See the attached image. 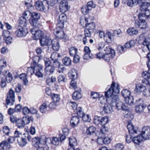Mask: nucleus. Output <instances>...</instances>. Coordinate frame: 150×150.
I'll return each mask as SVG.
<instances>
[{
  "label": "nucleus",
  "mask_w": 150,
  "mask_h": 150,
  "mask_svg": "<svg viewBox=\"0 0 150 150\" xmlns=\"http://www.w3.org/2000/svg\"><path fill=\"white\" fill-rule=\"evenodd\" d=\"M147 7H145V8L142 7H140V9L142 11H144V13H139L138 15V18L139 20L135 21V25L137 28L140 27V31L141 32L144 31V33L147 31V26L145 20L141 19V17L146 16V18H149L150 16V10L148 9Z\"/></svg>",
  "instance_id": "obj_1"
},
{
  "label": "nucleus",
  "mask_w": 150,
  "mask_h": 150,
  "mask_svg": "<svg viewBox=\"0 0 150 150\" xmlns=\"http://www.w3.org/2000/svg\"><path fill=\"white\" fill-rule=\"evenodd\" d=\"M150 139V127L144 126L142 128L141 133L135 137L133 139L134 143L137 144L144 139L146 140Z\"/></svg>",
  "instance_id": "obj_2"
},
{
  "label": "nucleus",
  "mask_w": 150,
  "mask_h": 150,
  "mask_svg": "<svg viewBox=\"0 0 150 150\" xmlns=\"http://www.w3.org/2000/svg\"><path fill=\"white\" fill-rule=\"evenodd\" d=\"M119 88L118 84L112 82L110 87L107 91L105 92V98H111L112 100L114 96H117L115 94H118L119 93Z\"/></svg>",
  "instance_id": "obj_3"
},
{
  "label": "nucleus",
  "mask_w": 150,
  "mask_h": 150,
  "mask_svg": "<svg viewBox=\"0 0 150 150\" xmlns=\"http://www.w3.org/2000/svg\"><path fill=\"white\" fill-rule=\"evenodd\" d=\"M135 91L137 93H140L142 92L143 94L146 96H150V90H148V88L144 83V81L142 79V84H137L135 85Z\"/></svg>",
  "instance_id": "obj_4"
},
{
  "label": "nucleus",
  "mask_w": 150,
  "mask_h": 150,
  "mask_svg": "<svg viewBox=\"0 0 150 150\" xmlns=\"http://www.w3.org/2000/svg\"><path fill=\"white\" fill-rule=\"evenodd\" d=\"M24 14L25 16H28L27 18H30V23L31 25L33 26V27L36 26L38 21L40 17V14L36 12L31 13L29 11H25Z\"/></svg>",
  "instance_id": "obj_5"
},
{
  "label": "nucleus",
  "mask_w": 150,
  "mask_h": 150,
  "mask_svg": "<svg viewBox=\"0 0 150 150\" xmlns=\"http://www.w3.org/2000/svg\"><path fill=\"white\" fill-rule=\"evenodd\" d=\"M111 103L112 106L115 107L118 110H121L124 111L129 110L127 106L119 100L118 96H115L113 97L112 100V102Z\"/></svg>",
  "instance_id": "obj_6"
},
{
  "label": "nucleus",
  "mask_w": 150,
  "mask_h": 150,
  "mask_svg": "<svg viewBox=\"0 0 150 150\" xmlns=\"http://www.w3.org/2000/svg\"><path fill=\"white\" fill-rule=\"evenodd\" d=\"M104 51L103 59L108 62L110 61V58H113L115 55V50L110 46L106 45L104 49Z\"/></svg>",
  "instance_id": "obj_7"
},
{
  "label": "nucleus",
  "mask_w": 150,
  "mask_h": 150,
  "mask_svg": "<svg viewBox=\"0 0 150 150\" xmlns=\"http://www.w3.org/2000/svg\"><path fill=\"white\" fill-rule=\"evenodd\" d=\"M49 2L46 0L42 1H37L35 4V8L40 11H48L49 8Z\"/></svg>",
  "instance_id": "obj_8"
},
{
  "label": "nucleus",
  "mask_w": 150,
  "mask_h": 150,
  "mask_svg": "<svg viewBox=\"0 0 150 150\" xmlns=\"http://www.w3.org/2000/svg\"><path fill=\"white\" fill-rule=\"evenodd\" d=\"M108 122V119L106 117H102L97 116H94V124L100 128V129L102 130L101 128L103 127V125L107 124Z\"/></svg>",
  "instance_id": "obj_9"
},
{
  "label": "nucleus",
  "mask_w": 150,
  "mask_h": 150,
  "mask_svg": "<svg viewBox=\"0 0 150 150\" xmlns=\"http://www.w3.org/2000/svg\"><path fill=\"white\" fill-rule=\"evenodd\" d=\"M146 31L144 33V31L142 32V33L140 35L139 39L140 40L143 41L142 44L144 46H146L148 50L150 52V34L146 36L145 34L146 33Z\"/></svg>",
  "instance_id": "obj_10"
},
{
  "label": "nucleus",
  "mask_w": 150,
  "mask_h": 150,
  "mask_svg": "<svg viewBox=\"0 0 150 150\" xmlns=\"http://www.w3.org/2000/svg\"><path fill=\"white\" fill-rule=\"evenodd\" d=\"M35 65V74L38 78H43V66L40 64L34 62Z\"/></svg>",
  "instance_id": "obj_11"
},
{
  "label": "nucleus",
  "mask_w": 150,
  "mask_h": 150,
  "mask_svg": "<svg viewBox=\"0 0 150 150\" xmlns=\"http://www.w3.org/2000/svg\"><path fill=\"white\" fill-rule=\"evenodd\" d=\"M15 101L14 92L11 89H10L8 92L6 100L7 105H13Z\"/></svg>",
  "instance_id": "obj_12"
},
{
  "label": "nucleus",
  "mask_w": 150,
  "mask_h": 150,
  "mask_svg": "<svg viewBox=\"0 0 150 150\" xmlns=\"http://www.w3.org/2000/svg\"><path fill=\"white\" fill-rule=\"evenodd\" d=\"M17 30L15 31L16 35L19 37H25L28 33L27 28L22 27L18 26L16 28Z\"/></svg>",
  "instance_id": "obj_13"
},
{
  "label": "nucleus",
  "mask_w": 150,
  "mask_h": 150,
  "mask_svg": "<svg viewBox=\"0 0 150 150\" xmlns=\"http://www.w3.org/2000/svg\"><path fill=\"white\" fill-rule=\"evenodd\" d=\"M54 33L58 38L62 39L64 42L67 40V38L65 34L64 31H63L62 29L56 28V30H54Z\"/></svg>",
  "instance_id": "obj_14"
},
{
  "label": "nucleus",
  "mask_w": 150,
  "mask_h": 150,
  "mask_svg": "<svg viewBox=\"0 0 150 150\" xmlns=\"http://www.w3.org/2000/svg\"><path fill=\"white\" fill-rule=\"evenodd\" d=\"M32 34L34 36L35 39H38L42 38L44 35L43 33L38 30L37 28H32L30 30Z\"/></svg>",
  "instance_id": "obj_15"
},
{
  "label": "nucleus",
  "mask_w": 150,
  "mask_h": 150,
  "mask_svg": "<svg viewBox=\"0 0 150 150\" xmlns=\"http://www.w3.org/2000/svg\"><path fill=\"white\" fill-rule=\"evenodd\" d=\"M135 44V42L134 40H132L126 42L124 45V47L123 46H119L118 47V49L122 52L126 51V48H130L133 47Z\"/></svg>",
  "instance_id": "obj_16"
},
{
  "label": "nucleus",
  "mask_w": 150,
  "mask_h": 150,
  "mask_svg": "<svg viewBox=\"0 0 150 150\" xmlns=\"http://www.w3.org/2000/svg\"><path fill=\"white\" fill-rule=\"evenodd\" d=\"M46 137L45 136H41L40 138H35L33 139V143L35 147H37V146L41 144H45V141Z\"/></svg>",
  "instance_id": "obj_17"
},
{
  "label": "nucleus",
  "mask_w": 150,
  "mask_h": 150,
  "mask_svg": "<svg viewBox=\"0 0 150 150\" xmlns=\"http://www.w3.org/2000/svg\"><path fill=\"white\" fill-rule=\"evenodd\" d=\"M96 135L98 138L97 139V142L100 144H103V137H104L105 134L102 132V130L98 131L96 133Z\"/></svg>",
  "instance_id": "obj_18"
},
{
  "label": "nucleus",
  "mask_w": 150,
  "mask_h": 150,
  "mask_svg": "<svg viewBox=\"0 0 150 150\" xmlns=\"http://www.w3.org/2000/svg\"><path fill=\"white\" fill-rule=\"evenodd\" d=\"M28 16H26L24 14V12L23 13V16L21 17L18 20V22L19 24V25L18 26H19L22 27H26L27 25V21L29 19V18H27Z\"/></svg>",
  "instance_id": "obj_19"
},
{
  "label": "nucleus",
  "mask_w": 150,
  "mask_h": 150,
  "mask_svg": "<svg viewBox=\"0 0 150 150\" xmlns=\"http://www.w3.org/2000/svg\"><path fill=\"white\" fill-rule=\"evenodd\" d=\"M69 8L67 0H62L60 2V9L62 12H65Z\"/></svg>",
  "instance_id": "obj_20"
},
{
  "label": "nucleus",
  "mask_w": 150,
  "mask_h": 150,
  "mask_svg": "<svg viewBox=\"0 0 150 150\" xmlns=\"http://www.w3.org/2000/svg\"><path fill=\"white\" fill-rule=\"evenodd\" d=\"M52 40L50 39L48 37L45 36V37L42 38L40 40V42L42 46L45 45L50 46Z\"/></svg>",
  "instance_id": "obj_21"
},
{
  "label": "nucleus",
  "mask_w": 150,
  "mask_h": 150,
  "mask_svg": "<svg viewBox=\"0 0 150 150\" xmlns=\"http://www.w3.org/2000/svg\"><path fill=\"white\" fill-rule=\"evenodd\" d=\"M52 45V49L55 51H58L60 48V45L58 40L56 38L52 40L51 45Z\"/></svg>",
  "instance_id": "obj_22"
},
{
  "label": "nucleus",
  "mask_w": 150,
  "mask_h": 150,
  "mask_svg": "<svg viewBox=\"0 0 150 150\" xmlns=\"http://www.w3.org/2000/svg\"><path fill=\"white\" fill-rule=\"evenodd\" d=\"M88 25L89 28L86 29L84 31L85 37H89L91 36V31L90 30H92L93 32V31L94 25L93 22L89 23Z\"/></svg>",
  "instance_id": "obj_23"
},
{
  "label": "nucleus",
  "mask_w": 150,
  "mask_h": 150,
  "mask_svg": "<svg viewBox=\"0 0 150 150\" xmlns=\"http://www.w3.org/2000/svg\"><path fill=\"white\" fill-rule=\"evenodd\" d=\"M79 119L78 117L76 116L73 117L70 120L71 127L73 128L76 127L79 124Z\"/></svg>",
  "instance_id": "obj_24"
},
{
  "label": "nucleus",
  "mask_w": 150,
  "mask_h": 150,
  "mask_svg": "<svg viewBox=\"0 0 150 150\" xmlns=\"http://www.w3.org/2000/svg\"><path fill=\"white\" fill-rule=\"evenodd\" d=\"M127 128L130 134L134 135L137 133L136 128L134 127V125L131 123H128L127 125Z\"/></svg>",
  "instance_id": "obj_25"
},
{
  "label": "nucleus",
  "mask_w": 150,
  "mask_h": 150,
  "mask_svg": "<svg viewBox=\"0 0 150 150\" xmlns=\"http://www.w3.org/2000/svg\"><path fill=\"white\" fill-rule=\"evenodd\" d=\"M10 148V145L6 141H4L0 144V150H8Z\"/></svg>",
  "instance_id": "obj_26"
},
{
  "label": "nucleus",
  "mask_w": 150,
  "mask_h": 150,
  "mask_svg": "<svg viewBox=\"0 0 150 150\" xmlns=\"http://www.w3.org/2000/svg\"><path fill=\"white\" fill-rule=\"evenodd\" d=\"M81 91V89L79 87L78 89L75 91L72 95V98L74 100H77L81 98V96L80 93Z\"/></svg>",
  "instance_id": "obj_27"
},
{
  "label": "nucleus",
  "mask_w": 150,
  "mask_h": 150,
  "mask_svg": "<svg viewBox=\"0 0 150 150\" xmlns=\"http://www.w3.org/2000/svg\"><path fill=\"white\" fill-rule=\"evenodd\" d=\"M113 107L110 103H106L104 106L103 110L107 113H110L113 111Z\"/></svg>",
  "instance_id": "obj_28"
},
{
  "label": "nucleus",
  "mask_w": 150,
  "mask_h": 150,
  "mask_svg": "<svg viewBox=\"0 0 150 150\" xmlns=\"http://www.w3.org/2000/svg\"><path fill=\"white\" fill-rule=\"evenodd\" d=\"M98 101L101 104L103 105L107 103H110L112 102V99L111 98H105L104 96L100 97L98 98Z\"/></svg>",
  "instance_id": "obj_29"
},
{
  "label": "nucleus",
  "mask_w": 150,
  "mask_h": 150,
  "mask_svg": "<svg viewBox=\"0 0 150 150\" xmlns=\"http://www.w3.org/2000/svg\"><path fill=\"white\" fill-rule=\"evenodd\" d=\"M54 67L52 65H51L46 67L45 69V71L46 75H50L54 72Z\"/></svg>",
  "instance_id": "obj_30"
},
{
  "label": "nucleus",
  "mask_w": 150,
  "mask_h": 150,
  "mask_svg": "<svg viewBox=\"0 0 150 150\" xmlns=\"http://www.w3.org/2000/svg\"><path fill=\"white\" fill-rule=\"evenodd\" d=\"M69 76L70 79L72 80H74L77 78V71L75 69H72L69 73Z\"/></svg>",
  "instance_id": "obj_31"
},
{
  "label": "nucleus",
  "mask_w": 150,
  "mask_h": 150,
  "mask_svg": "<svg viewBox=\"0 0 150 150\" xmlns=\"http://www.w3.org/2000/svg\"><path fill=\"white\" fill-rule=\"evenodd\" d=\"M25 124V120L23 119H20L17 120L16 122V125L18 128H23Z\"/></svg>",
  "instance_id": "obj_32"
},
{
  "label": "nucleus",
  "mask_w": 150,
  "mask_h": 150,
  "mask_svg": "<svg viewBox=\"0 0 150 150\" xmlns=\"http://www.w3.org/2000/svg\"><path fill=\"white\" fill-rule=\"evenodd\" d=\"M145 108V105L143 103H141L137 105L135 107V111L137 113H140L143 112Z\"/></svg>",
  "instance_id": "obj_33"
},
{
  "label": "nucleus",
  "mask_w": 150,
  "mask_h": 150,
  "mask_svg": "<svg viewBox=\"0 0 150 150\" xmlns=\"http://www.w3.org/2000/svg\"><path fill=\"white\" fill-rule=\"evenodd\" d=\"M104 39L108 43H110L111 42L112 40V37L110 32H108L105 34Z\"/></svg>",
  "instance_id": "obj_34"
},
{
  "label": "nucleus",
  "mask_w": 150,
  "mask_h": 150,
  "mask_svg": "<svg viewBox=\"0 0 150 150\" xmlns=\"http://www.w3.org/2000/svg\"><path fill=\"white\" fill-rule=\"evenodd\" d=\"M127 33L130 35H136L138 33V31L134 28H129L127 30Z\"/></svg>",
  "instance_id": "obj_35"
},
{
  "label": "nucleus",
  "mask_w": 150,
  "mask_h": 150,
  "mask_svg": "<svg viewBox=\"0 0 150 150\" xmlns=\"http://www.w3.org/2000/svg\"><path fill=\"white\" fill-rule=\"evenodd\" d=\"M69 145L70 146V148H74V146L76 145V140L75 138L74 137H72L69 138Z\"/></svg>",
  "instance_id": "obj_36"
},
{
  "label": "nucleus",
  "mask_w": 150,
  "mask_h": 150,
  "mask_svg": "<svg viewBox=\"0 0 150 150\" xmlns=\"http://www.w3.org/2000/svg\"><path fill=\"white\" fill-rule=\"evenodd\" d=\"M19 78L22 80L25 85H26L28 82V81L27 79V75L25 73L21 74L19 76Z\"/></svg>",
  "instance_id": "obj_37"
},
{
  "label": "nucleus",
  "mask_w": 150,
  "mask_h": 150,
  "mask_svg": "<svg viewBox=\"0 0 150 150\" xmlns=\"http://www.w3.org/2000/svg\"><path fill=\"white\" fill-rule=\"evenodd\" d=\"M88 19L85 17L82 18L80 19V24L83 27H87L89 26L88 24Z\"/></svg>",
  "instance_id": "obj_38"
},
{
  "label": "nucleus",
  "mask_w": 150,
  "mask_h": 150,
  "mask_svg": "<svg viewBox=\"0 0 150 150\" xmlns=\"http://www.w3.org/2000/svg\"><path fill=\"white\" fill-rule=\"evenodd\" d=\"M63 64L66 66H69L71 64V61L70 58L67 57H64L62 60Z\"/></svg>",
  "instance_id": "obj_39"
},
{
  "label": "nucleus",
  "mask_w": 150,
  "mask_h": 150,
  "mask_svg": "<svg viewBox=\"0 0 150 150\" xmlns=\"http://www.w3.org/2000/svg\"><path fill=\"white\" fill-rule=\"evenodd\" d=\"M35 65H34V62L31 64L30 67H28L27 73L28 74H30L31 75H32L33 74H35Z\"/></svg>",
  "instance_id": "obj_40"
},
{
  "label": "nucleus",
  "mask_w": 150,
  "mask_h": 150,
  "mask_svg": "<svg viewBox=\"0 0 150 150\" xmlns=\"http://www.w3.org/2000/svg\"><path fill=\"white\" fill-rule=\"evenodd\" d=\"M78 49L75 47H71L69 48V53L70 56H74L77 54Z\"/></svg>",
  "instance_id": "obj_41"
},
{
  "label": "nucleus",
  "mask_w": 150,
  "mask_h": 150,
  "mask_svg": "<svg viewBox=\"0 0 150 150\" xmlns=\"http://www.w3.org/2000/svg\"><path fill=\"white\" fill-rule=\"evenodd\" d=\"M81 11L83 14L86 15L89 13L91 10L86 5H84L82 7Z\"/></svg>",
  "instance_id": "obj_42"
},
{
  "label": "nucleus",
  "mask_w": 150,
  "mask_h": 150,
  "mask_svg": "<svg viewBox=\"0 0 150 150\" xmlns=\"http://www.w3.org/2000/svg\"><path fill=\"white\" fill-rule=\"evenodd\" d=\"M125 100L126 103L129 105H133L134 103L133 98L132 96H131L126 98Z\"/></svg>",
  "instance_id": "obj_43"
},
{
  "label": "nucleus",
  "mask_w": 150,
  "mask_h": 150,
  "mask_svg": "<svg viewBox=\"0 0 150 150\" xmlns=\"http://www.w3.org/2000/svg\"><path fill=\"white\" fill-rule=\"evenodd\" d=\"M18 142L19 145L22 147L24 146L27 143L26 139L24 138H21L18 139Z\"/></svg>",
  "instance_id": "obj_44"
},
{
  "label": "nucleus",
  "mask_w": 150,
  "mask_h": 150,
  "mask_svg": "<svg viewBox=\"0 0 150 150\" xmlns=\"http://www.w3.org/2000/svg\"><path fill=\"white\" fill-rule=\"evenodd\" d=\"M51 98L54 102H58L60 99L59 95L57 94H51Z\"/></svg>",
  "instance_id": "obj_45"
},
{
  "label": "nucleus",
  "mask_w": 150,
  "mask_h": 150,
  "mask_svg": "<svg viewBox=\"0 0 150 150\" xmlns=\"http://www.w3.org/2000/svg\"><path fill=\"white\" fill-rule=\"evenodd\" d=\"M122 95L125 98V99L128 97L130 96V92L127 89H124L121 91Z\"/></svg>",
  "instance_id": "obj_46"
},
{
  "label": "nucleus",
  "mask_w": 150,
  "mask_h": 150,
  "mask_svg": "<svg viewBox=\"0 0 150 150\" xmlns=\"http://www.w3.org/2000/svg\"><path fill=\"white\" fill-rule=\"evenodd\" d=\"M150 76H142L143 78V81H144V83L148 88V86H150Z\"/></svg>",
  "instance_id": "obj_47"
},
{
  "label": "nucleus",
  "mask_w": 150,
  "mask_h": 150,
  "mask_svg": "<svg viewBox=\"0 0 150 150\" xmlns=\"http://www.w3.org/2000/svg\"><path fill=\"white\" fill-rule=\"evenodd\" d=\"M140 7H142L145 8V7H148L150 6V0H144L143 2H142V4L139 5Z\"/></svg>",
  "instance_id": "obj_48"
},
{
  "label": "nucleus",
  "mask_w": 150,
  "mask_h": 150,
  "mask_svg": "<svg viewBox=\"0 0 150 150\" xmlns=\"http://www.w3.org/2000/svg\"><path fill=\"white\" fill-rule=\"evenodd\" d=\"M138 4L137 0H128L127 2V5L129 6L132 7Z\"/></svg>",
  "instance_id": "obj_49"
},
{
  "label": "nucleus",
  "mask_w": 150,
  "mask_h": 150,
  "mask_svg": "<svg viewBox=\"0 0 150 150\" xmlns=\"http://www.w3.org/2000/svg\"><path fill=\"white\" fill-rule=\"evenodd\" d=\"M59 54L56 52H54L51 55V58L52 61L57 60L59 57Z\"/></svg>",
  "instance_id": "obj_50"
},
{
  "label": "nucleus",
  "mask_w": 150,
  "mask_h": 150,
  "mask_svg": "<svg viewBox=\"0 0 150 150\" xmlns=\"http://www.w3.org/2000/svg\"><path fill=\"white\" fill-rule=\"evenodd\" d=\"M59 21H63L66 22L67 20V16L65 13H63L60 14L59 17Z\"/></svg>",
  "instance_id": "obj_51"
},
{
  "label": "nucleus",
  "mask_w": 150,
  "mask_h": 150,
  "mask_svg": "<svg viewBox=\"0 0 150 150\" xmlns=\"http://www.w3.org/2000/svg\"><path fill=\"white\" fill-rule=\"evenodd\" d=\"M86 133L87 134L91 135L94 133V127L91 126L87 129Z\"/></svg>",
  "instance_id": "obj_52"
},
{
  "label": "nucleus",
  "mask_w": 150,
  "mask_h": 150,
  "mask_svg": "<svg viewBox=\"0 0 150 150\" xmlns=\"http://www.w3.org/2000/svg\"><path fill=\"white\" fill-rule=\"evenodd\" d=\"M23 119L25 120V124H27L31 122H33L34 120L32 116H28L25 117H23Z\"/></svg>",
  "instance_id": "obj_53"
},
{
  "label": "nucleus",
  "mask_w": 150,
  "mask_h": 150,
  "mask_svg": "<svg viewBox=\"0 0 150 150\" xmlns=\"http://www.w3.org/2000/svg\"><path fill=\"white\" fill-rule=\"evenodd\" d=\"M77 83L74 80H72L70 82V88L74 89H78L79 88L77 87Z\"/></svg>",
  "instance_id": "obj_54"
},
{
  "label": "nucleus",
  "mask_w": 150,
  "mask_h": 150,
  "mask_svg": "<svg viewBox=\"0 0 150 150\" xmlns=\"http://www.w3.org/2000/svg\"><path fill=\"white\" fill-rule=\"evenodd\" d=\"M47 105L45 103H43L40 106V110L42 113L45 112L47 110Z\"/></svg>",
  "instance_id": "obj_55"
},
{
  "label": "nucleus",
  "mask_w": 150,
  "mask_h": 150,
  "mask_svg": "<svg viewBox=\"0 0 150 150\" xmlns=\"http://www.w3.org/2000/svg\"><path fill=\"white\" fill-rule=\"evenodd\" d=\"M58 80L59 83H64L65 82L66 79L63 75H60L58 77Z\"/></svg>",
  "instance_id": "obj_56"
},
{
  "label": "nucleus",
  "mask_w": 150,
  "mask_h": 150,
  "mask_svg": "<svg viewBox=\"0 0 150 150\" xmlns=\"http://www.w3.org/2000/svg\"><path fill=\"white\" fill-rule=\"evenodd\" d=\"M81 117L82 118L83 120L84 121L89 122L91 120L89 115H86L84 113L83 115H82Z\"/></svg>",
  "instance_id": "obj_57"
},
{
  "label": "nucleus",
  "mask_w": 150,
  "mask_h": 150,
  "mask_svg": "<svg viewBox=\"0 0 150 150\" xmlns=\"http://www.w3.org/2000/svg\"><path fill=\"white\" fill-rule=\"evenodd\" d=\"M64 22L63 21H59V20L58 19L57 21V27L56 28L57 29H62L64 27Z\"/></svg>",
  "instance_id": "obj_58"
},
{
  "label": "nucleus",
  "mask_w": 150,
  "mask_h": 150,
  "mask_svg": "<svg viewBox=\"0 0 150 150\" xmlns=\"http://www.w3.org/2000/svg\"><path fill=\"white\" fill-rule=\"evenodd\" d=\"M124 148V146L121 143L116 144L115 146V150H122Z\"/></svg>",
  "instance_id": "obj_59"
},
{
  "label": "nucleus",
  "mask_w": 150,
  "mask_h": 150,
  "mask_svg": "<svg viewBox=\"0 0 150 150\" xmlns=\"http://www.w3.org/2000/svg\"><path fill=\"white\" fill-rule=\"evenodd\" d=\"M128 110L125 111L127 113L125 115V117L128 118L129 120H131L133 118L134 116L131 114L130 112H128Z\"/></svg>",
  "instance_id": "obj_60"
},
{
  "label": "nucleus",
  "mask_w": 150,
  "mask_h": 150,
  "mask_svg": "<svg viewBox=\"0 0 150 150\" xmlns=\"http://www.w3.org/2000/svg\"><path fill=\"white\" fill-rule=\"evenodd\" d=\"M93 56L92 55H91L90 53H85L83 56V58L84 60H88L89 59H92Z\"/></svg>",
  "instance_id": "obj_61"
},
{
  "label": "nucleus",
  "mask_w": 150,
  "mask_h": 150,
  "mask_svg": "<svg viewBox=\"0 0 150 150\" xmlns=\"http://www.w3.org/2000/svg\"><path fill=\"white\" fill-rule=\"evenodd\" d=\"M132 134H130L129 135H127L126 137V142L128 143H130L132 141L134 143L133 141L135 137H133V139L132 138V136L131 135Z\"/></svg>",
  "instance_id": "obj_62"
},
{
  "label": "nucleus",
  "mask_w": 150,
  "mask_h": 150,
  "mask_svg": "<svg viewBox=\"0 0 150 150\" xmlns=\"http://www.w3.org/2000/svg\"><path fill=\"white\" fill-rule=\"evenodd\" d=\"M94 33H95V34L98 33L99 36L100 38H102L103 37L104 38V36L105 35L104 32L101 30L99 31L98 30H96L95 32H94Z\"/></svg>",
  "instance_id": "obj_63"
},
{
  "label": "nucleus",
  "mask_w": 150,
  "mask_h": 150,
  "mask_svg": "<svg viewBox=\"0 0 150 150\" xmlns=\"http://www.w3.org/2000/svg\"><path fill=\"white\" fill-rule=\"evenodd\" d=\"M52 144L55 145H57L59 144V140L58 138L53 137L52 139Z\"/></svg>",
  "instance_id": "obj_64"
}]
</instances>
